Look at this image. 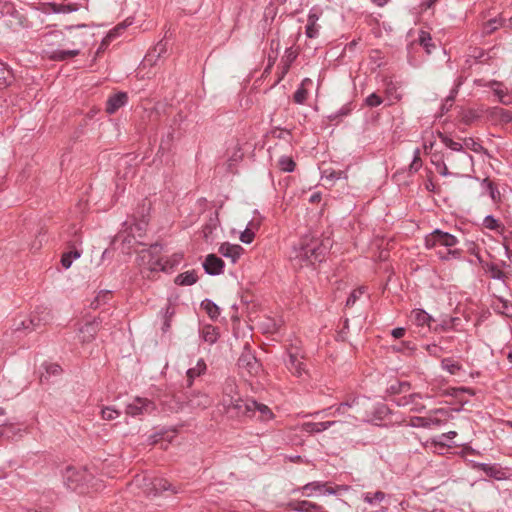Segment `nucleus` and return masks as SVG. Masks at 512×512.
<instances>
[{
  "label": "nucleus",
  "mask_w": 512,
  "mask_h": 512,
  "mask_svg": "<svg viewBox=\"0 0 512 512\" xmlns=\"http://www.w3.org/2000/svg\"><path fill=\"white\" fill-rule=\"evenodd\" d=\"M289 507L292 510L302 512H327L321 506L306 500L291 502L289 503Z\"/></svg>",
  "instance_id": "20"
},
{
  "label": "nucleus",
  "mask_w": 512,
  "mask_h": 512,
  "mask_svg": "<svg viewBox=\"0 0 512 512\" xmlns=\"http://www.w3.org/2000/svg\"><path fill=\"white\" fill-rule=\"evenodd\" d=\"M92 478L86 469H76L68 467L64 473V480L66 485L71 489H78L84 483H87Z\"/></svg>",
  "instance_id": "4"
},
{
  "label": "nucleus",
  "mask_w": 512,
  "mask_h": 512,
  "mask_svg": "<svg viewBox=\"0 0 512 512\" xmlns=\"http://www.w3.org/2000/svg\"><path fill=\"white\" fill-rule=\"evenodd\" d=\"M481 469L484 470L488 475L490 476H495L496 478H499L498 476H496V474L494 473L495 472V468L492 467V466H488V465H485V464H481L480 465Z\"/></svg>",
  "instance_id": "54"
},
{
  "label": "nucleus",
  "mask_w": 512,
  "mask_h": 512,
  "mask_svg": "<svg viewBox=\"0 0 512 512\" xmlns=\"http://www.w3.org/2000/svg\"><path fill=\"white\" fill-rule=\"evenodd\" d=\"M228 167L232 168L233 164L242 159L243 153L240 147L236 144L232 149H228Z\"/></svg>",
  "instance_id": "33"
},
{
  "label": "nucleus",
  "mask_w": 512,
  "mask_h": 512,
  "mask_svg": "<svg viewBox=\"0 0 512 512\" xmlns=\"http://www.w3.org/2000/svg\"><path fill=\"white\" fill-rule=\"evenodd\" d=\"M259 225H260V224H259V222H258V221H254V220H252V221H250V222L248 223V225H247V227H246V228H251V229H252V231H253V233L255 234V231H256V230H258Z\"/></svg>",
  "instance_id": "55"
},
{
  "label": "nucleus",
  "mask_w": 512,
  "mask_h": 512,
  "mask_svg": "<svg viewBox=\"0 0 512 512\" xmlns=\"http://www.w3.org/2000/svg\"><path fill=\"white\" fill-rule=\"evenodd\" d=\"M386 494L382 491H376L374 493L367 492L364 494V501L373 506H380V504L385 500Z\"/></svg>",
  "instance_id": "26"
},
{
  "label": "nucleus",
  "mask_w": 512,
  "mask_h": 512,
  "mask_svg": "<svg viewBox=\"0 0 512 512\" xmlns=\"http://www.w3.org/2000/svg\"><path fill=\"white\" fill-rule=\"evenodd\" d=\"M309 489H313L315 492H319L320 494H336L339 490H347L348 488L345 486L332 487L327 483L312 482L303 487V491H308Z\"/></svg>",
  "instance_id": "14"
},
{
  "label": "nucleus",
  "mask_w": 512,
  "mask_h": 512,
  "mask_svg": "<svg viewBox=\"0 0 512 512\" xmlns=\"http://www.w3.org/2000/svg\"><path fill=\"white\" fill-rule=\"evenodd\" d=\"M311 80L306 78L302 81L301 87L297 89L294 93V101L296 103L302 104L307 98V90L304 88L306 83H310Z\"/></svg>",
  "instance_id": "38"
},
{
  "label": "nucleus",
  "mask_w": 512,
  "mask_h": 512,
  "mask_svg": "<svg viewBox=\"0 0 512 512\" xmlns=\"http://www.w3.org/2000/svg\"><path fill=\"white\" fill-rule=\"evenodd\" d=\"M500 25L508 27V28H512V17L509 18L507 21H504L503 23H500Z\"/></svg>",
  "instance_id": "62"
},
{
  "label": "nucleus",
  "mask_w": 512,
  "mask_h": 512,
  "mask_svg": "<svg viewBox=\"0 0 512 512\" xmlns=\"http://www.w3.org/2000/svg\"><path fill=\"white\" fill-rule=\"evenodd\" d=\"M218 251L224 257L230 258L233 262H235L243 253V248L238 244L225 242L221 244Z\"/></svg>",
  "instance_id": "17"
},
{
  "label": "nucleus",
  "mask_w": 512,
  "mask_h": 512,
  "mask_svg": "<svg viewBox=\"0 0 512 512\" xmlns=\"http://www.w3.org/2000/svg\"><path fill=\"white\" fill-rule=\"evenodd\" d=\"M437 170L443 176H447L449 174L448 167L446 163H444L443 161H439V163L437 164Z\"/></svg>",
  "instance_id": "53"
},
{
  "label": "nucleus",
  "mask_w": 512,
  "mask_h": 512,
  "mask_svg": "<svg viewBox=\"0 0 512 512\" xmlns=\"http://www.w3.org/2000/svg\"><path fill=\"white\" fill-rule=\"evenodd\" d=\"M319 17L316 13L311 12L308 15L306 25V35L308 38H315L318 36L320 26L317 24Z\"/></svg>",
  "instance_id": "22"
},
{
  "label": "nucleus",
  "mask_w": 512,
  "mask_h": 512,
  "mask_svg": "<svg viewBox=\"0 0 512 512\" xmlns=\"http://www.w3.org/2000/svg\"><path fill=\"white\" fill-rule=\"evenodd\" d=\"M427 350L431 355L437 356V352H438L439 348L436 345H432V346H428Z\"/></svg>",
  "instance_id": "60"
},
{
  "label": "nucleus",
  "mask_w": 512,
  "mask_h": 512,
  "mask_svg": "<svg viewBox=\"0 0 512 512\" xmlns=\"http://www.w3.org/2000/svg\"><path fill=\"white\" fill-rule=\"evenodd\" d=\"M127 99V94L124 92H120L111 96L107 100L106 112L109 114H114L120 107H122L127 102Z\"/></svg>",
  "instance_id": "18"
},
{
  "label": "nucleus",
  "mask_w": 512,
  "mask_h": 512,
  "mask_svg": "<svg viewBox=\"0 0 512 512\" xmlns=\"http://www.w3.org/2000/svg\"><path fill=\"white\" fill-rule=\"evenodd\" d=\"M50 319V313L46 310H42L40 316L33 315L30 319L16 320L13 327L15 331H32L40 327L41 324H46Z\"/></svg>",
  "instance_id": "6"
},
{
  "label": "nucleus",
  "mask_w": 512,
  "mask_h": 512,
  "mask_svg": "<svg viewBox=\"0 0 512 512\" xmlns=\"http://www.w3.org/2000/svg\"><path fill=\"white\" fill-rule=\"evenodd\" d=\"M197 281V275L194 271H187L185 273L179 274L175 283L178 285H192Z\"/></svg>",
  "instance_id": "28"
},
{
  "label": "nucleus",
  "mask_w": 512,
  "mask_h": 512,
  "mask_svg": "<svg viewBox=\"0 0 512 512\" xmlns=\"http://www.w3.org/2000/svg\"><path fill=\"white\" fill-rule=\"evenodd\" d=\"M483 225L490 230H499L501 228L500 223L492 216H487L483 221Z\"/></svg>",
  "instance_id": "44"
},
{
  "label": "nucleus",
  "mask_w": 512,
  "mask_h": 512,
  "mask_svg": "<svg viewBox=\"0 0 512 512\" xmlns=\"http://www.w3.org/2000/svg\"><path fill=\"white\" fill-rule=\"evenodd\" d=\"M405 328L398 327L392 330L391 334L394 338L399 339L402 338L405 335Z\"/></svg>",
  "instance_id": "52"
},
{
  "label": "nucleus",
  "mask_w": 512,
  "mask_h": 512,
  "mask_svg": "<svg viewBox=\"0 0 512 512\" xmlns=\"http://www.w3.org/2000/svg\"><path fill=\"white\" fill-rule=\"evenodd\" d=\"M229 393L230 395H237V386L234 379H227L224 383L222 394Z\"/></svg>",
  "instance_id": "42"
},
{
  "label": "nucleus",
  "mask_w": 512,
  "mask_h": 512,
  "mask_svg": "<svg viewBox=\"0 0 512 512\" xmlns=\"http://www.w3.org/2000/svg\"><path fill=\"white\" fill-rule=\"evenodd\" d=\"M5 72H6V70H5L4 65L2 63H0V80L5 78V76H4Z\"/></svg>",
  "instance_id": "64"
},
{
  "label": "nucleus",
  "mask_w": 512,
  "mask_h": 512,
  "mask_svg": "<svg viewBox=\"0 0 512 512\" xmlns=\"http://www.w3.org/2000/svg\"><path fill=\"white\" fill-rule=\"evenodd\" d=\"M78 257H80V253L78 251L64 254L62 256L61 263L65 268H69L72 264V259Z\"/></svg>",
  "instance_id": "43"
},
{
  "label": "nucleus",
  "mask_w": 512,
  "mask_h": 512,
  "mask_svg": "<svg viewBox=\"0 0 512 512\" xmlns=\"http://www.w3.org/2000/svg\"><path fill=\"white\" fill-rule=\"evenodd\" d=\"M438 255L443 260H448L450 256H452L454 258H458L460 256V250H458V249H454V250L449 249L444 254H442L441 252H438Z\"/></svg>",
  "instance_id": "50"
},
{
  "label": "nucleus",
  "mask_w": 512,
  "mask_h": 512,
  "mask_svg": "<svg viewBox=\"0 0 512 512\" xmlns=\"http://www.w3.org/2000/svg\"><path fill=\"white\" fill-rule=\"evenodd\" d=\"M422 165L421 158H420V150L416 149L414 152V158L410 165V168L414 171H417Z\"/></svg>",
  "instance_id": "49"
},
{
  "label": "nucleus",
  "mask_w": 512,
  "mask_h": 512,
  "mask_svg": "<svg viewBox=\"0 0 512 512\" xmlns=\"http://www.w3.org/2000/svg\"><path fill=\"white\" fill-rule=\"evenodd\" d=\"M288 371L295 377L303 379L308 376V369L304 362V357L298 351H290L288 359L285 361Z\"/></svg>",
  "instance_id": "5"
},
{
  "label": "nucleus",
  "mask_w": 512,
  "mask_h": 512,
  "mask_svg": "<svg viewBox=\"0 0 512 512\" xmlns=\"http://www.w3.org/2000/svg\"><path fill=\"white\" fill-rule=\"evenodd\" d=\"M431 40H432V39H431L430 34H429V33H426V32H423V31L421 32V34H420V36H419V39H418V41H419L420 45H421V46H423V47L425 48V50H426V52H427L428 54H430V53H431V48H434V47H435V46H434V44H433V43H431Z\"/></svg>",
  "instance_id": "39"
},
{
  "label": "nucleus",
  "mask_w": 512,
  "mask_h": 512,
  "mask_svg": "<svg viewBox=\"0 0 512 512\" xmlns=\"http://www.w3.org/2000/svg\"><path fill=\"white\" fill-rule=\"evenodd\" d=\"M256 412L259 413L260 420H270L273 417V413L270 408L264 404L257 403Z\"/></svg>",
  "instance_id": "40"
},
{
  "label": "nucleus",
  "mask_w": 512,
  "mask_h": 512,
  "mask_svg": "<svg viewBox=\"0 0 512 512\" xmlns=\"http://www.w3.org/2000/svg\"><path fill=\"white\" fill-rule=\"evenodd\" d=\"M205 271L208 274L216 275L222 272L224 267V262L221 258L217 257L214 254H209L206 257V260L203 264Z\"/></svg>",
  "instance_id": "16"
},
{
  "label": "nucleus",
  "mask_w": 512,
  "mask_h": 512,
  "mask_svg": "<svg viewBox=\"0 0 512 512\" xmlns=\"http://www.w3.org/2000/svg\"><path fill=\"white\" fill-rule=\"evenodd\" d=\"M60 370H61L60 366H58L56 364L50 365L49 369H47L48 372L53 373V374H58L60 372Z\"/></svg>",
  "instance_id": "58"
},
{
  "label": "nucleus",
  "mask_w": 512,
  "mask_h": 512,
  "mask_svg": "<svg viewBox=\"0 0 512 512\" xmlns=\"http://www.w3.org/2000/svg\"><path fill=\"white\" fill-rule=\"evenodd\" d=\"M322 178L326 183L332 184L337 179L346 178V175L341 170L326 169Z\"/></svg>",
  "instance_id": "30"
},
{
  "label": "nucleus",
  "mask_w": 512,
  "mask_h": 512,
  "mask_svg": "<svg viewBox=\"0 0 512 512\" xmlns=\"http://www.w3.org/2000/svg\"><path fill=\"white\" fill-rule=\"evenodd\" d=\"M443 158H445L450 163V165L456 169H462L464 166H467L472 160V157L466 152H461L458 155H455L453 152H450L443 155Z\"/></svg>",
  "instance_id": "13"
},
{
  "label": "nucleus",
  "mask_w": 512,
  "mask_h": 512,
  "mask_svg": "<svg viewBox=\"0 0 512 512\" xmlns=\"http://www.w3.org/2000/svg\"><path fill=\"white\" fill-rule=\"evenodd\" d=\"M156 409L154 402L147 398L136 397L126 406V414L130 416H139L150 414Z\"/></svg>",
  "instance_id": "7"
},
{
  "label": "nucleus",
  "mask_w": 512,
  "mask_h": 512,
  "mask_svg": "<svg viewBox=\"0 0 512 512\" xmlns=\"http://www.w3.org/2000/svg\"><path fill=\"white\" fill-rule=\"evenodd\" d=\"M188 404L194 409H206L212 404V399L206 393L198 391L190 396Z\"/></svg>",
  "instance_id": "15"
},
{
  "label": "nucleus",
  "mask_w": 512,
  "mask_h": 512,
  "mask_svg": "<svg viewBox=\"0 0 512 512\" xmlns=\"http://www.w3.org/2000/svg\"><path fill=\"white\" fill-rule=\"evenodd\" d=\"M295 162L289 156H282L278 160V167L284 172H292L295 168Z\"/></svg>",
  "instance_id": "36"
},
{
  "label": "nucleus",
  "mask_w": 512,
  "mask_h": 512,
  "mask_svg": "<svg viewBox=\"0 0 512 512\" xmlns=\"http://www.w3.org/2000/svg\"><path fill=\"white\" fill-rule=\"evenodd\" d=\"M383 102L382 98L377 95L376 93H372L370 94L367 98H366V104L369 106V107H377L379 106L381 103Z\"/></svg>",
  "instance_id": "45"
},
{
  "label": "nucleus",
  "mask_w": 512,
  "mask_h": 512,
  "mask_svg": "<svg viewBox=\"0 0 512 512\" xmlns=\"http://www.w3.org/2000/svg\"><path fill=\"white\" fill-rule=\"evenodd\" d=\"M485 108L486 107H481L478 110H470V111H468V113L464 116L465 122L466 123H471L475 119H478V118H481V117H486L485 112H483V110H485Z\"/></svg>",
  "instance_id": "41"
},
{
  "label": "nucleus",
  "mask_w": 512,
  "mask_h": 512,
  "mask_svg": "<svg viewBox=\"0 0 512 512\" xmlns=\"http://www.w3.org/2000/svg\"><path fill=\"white\" fill-rule=\"evenodd\" d=\"M99 323L94 320L86 322L78 328L77 339L81 344L90 343L96 336Z\"/></svg>",
  "instance_id": "10"
},
{
  "label": "nucleus",
  "mask_w": 512,
  "mask_h": 512,
  "mask_svg": "<svg viewBox=\"0 0 512 512\" xmlns=\"http://www.w3.org/2000/svg\"><path fill=\"white\" fill-rule=\"evenodd\" d=\"M206 368H207L206 364H205L204 360H202V359H199L197 361V364L195 365V367L189 368L186 373L187 379H188V385L191 386L193 383V380L196 377H199L200 375L204 374L206 371Z\"/></svg>",
  "instance_id": "23"
},
{
  "label": "nucleus",
  "mask_w": 512,
  "mask_h": 512,
  "mask_svg": "<svg viewBox=\"0 0 512 512\" xmlns=\"http://www.w3.org/2000/svg\"><path fill=\"white\" fill-rule=\"evenodd\" d=\"M487 188H488V190H489V193H490L491 198H492L493 200H495V199H496V190L494 189V187H493L492 183H490V182H489V183L487 184Z\"/></svg>",
  "instance_id": "59"
},
{
  "label": "nucleus",
  "mask_w": 512,
  "mask_h": 512,
  "mask_svg": "<svg viewBox=\"0 0 512 512\" xmlns=\"http://www.w3.org/2000/svg\"><path fill=\"white\" fill-rule=\"evenodd\" d=\"M364 293V288L363 287H360L358 289H355L354 291H352V293L350 294V296L348 297L347 299V305L350 306V305H353L356 300Z\"/></svg>",
  "instance_id": "48"
},
{
  "label": "nucleus",
  "mask_w": 512,
  "mask_h": 512,
  "mask_svg": "<svg viewBox=\"0 0 512 512\" xmlns=\"http://www.w3.org/2000/svg\"><path fill=\"white\" fill-rule=\"evenodd\" d=\"M257 402L254 400H237L235 409L233 410L231 417H253L256 413Z\"/></svg>",
  "instance_id": "11"
},
{
  "label": "nucleus",
  "mask_w": 512,
  "mask_h": 512,
  "mask_svg": "<svg viewBox=\"0 0 512 512\" xmlns=\"http://www.w3.org/2000/svg\"><path fill=\"white\" fill-rule=\"evenodd\" d=\"M497 24H498V20H496V19L490 20L485 25V32L488 34L492 33L494 30L497 29Z\"/></svg>",
  "instance_id": "51"
},
{
  "label": "nucleus",
  "mask_w": 512,
  "mask_h": 512,
  "mask_svg": "<svg viewBox=\"0 0 512 512\" xmlns=\"http://www.w3.org/2000/svg\"><path fill=\"white\" fill-rule=\"evenodd\" d=\"M457 243L458 239L454 235L438 229L434 230L425 238V246L428 249L436 248L438 246L451 248Z\"/></svg>",
  "instance_id": "2"
},
{
  "label": "nucleus",
  "mask_w": 512,
  "mask_h": 512,
  "mask_svg": "<svg viewBox=\"0 0 512 512\" xmlns=\"http://www.w3.org/2000/svg\"><path fill=\"white\" fill-rule=\"evenodd\" d=\"M433 413L434 415L429 417L416 418L413 425L424 428H431L432 426H438L447 420L448 412L445 409H437Z\"/></svg>",
  "instance_id": "8"
},
{
  "label": "nucleus",
  "mask_w": 512,
  "mask_h": 512,
  "mask_svg": "<svg viewBox=\"0 0 512 512\" xmlns=\"http://www.w3.org/2000/svg\"><path fill=\"white\" fill-rule=\"evenodd\" d=\"M237 400H240L237 395H230L227 392L226 394L221 395L219 405L223 407V410L226 414L231 416L233 410L235 409V404H237Z\"/></svg>",
  "instance_id": "21"
},
{
  "label": "nucleus",
  "mask_w": 512,
  "mask_h": 512,
  "mask_svg": "<svg viewBox=\"0 0 512 512\" xmlns=\"http://www.w3.org/2000/svg\"><path fill=\"white\" fill-rule=\"evenodd\" d=\"M442 368L448 371L450 374L455 375L461 369V365L459 362L451 358H445L442 360Z\"/></svg>",
  "instance_id": "34"
},
{
  "label": "nucleus",
  "mask_w": 512,
  "mask_h": 512,
  "mask_svg": "<svg viewBox=\"0 0 512 512\" xmlns=\"http://www.w3.org/2000/svg\"><path fill=\"white\" fill-rule=\"evenodd\" d=\"M330 247L329 239L320 240L311 235H305L293 247L289 257L299 267L320 262Z\"/></svg>",
  "instance_id": "1"
},
{
  "label": "nucleus",
  "mask_w": 512,
  "mask_h": 512,
  "mask_svg": "<svg viewBox=\"0 0 512 512\" xmlns=\"http://www.w3.org/2000/svg\"><path fill=\"white\" fill-rule=\"evenodd\" d=\"M244 363L246 364L247 370L250 374H255L258 372L260 365L254 357L249 355L241 357L239 359V365L242 366Z\"/></svg>",
  "instance_id": "29"
},
{
  "label": "nucleus",
  "mask_w": 512,
  "mask_h": 512,
  "mask_svg": "<svg viewBox=\"0 0 512 512\" xmlns=\"http://www.w3.org/2000/svg\"><path fill=\"white\" fill-rule=\"evenodd\" d=\"M202 337L206 342L213 344L217 341L218 332L215 327L207 325L203 327Z\"/></svg>",
  "instance_id": "32"
},
{
  "label": "nucleus",
  "mask_w": 512,
  "mask_h": 512,
  "mask_svg": "<svg viewBox=\"0 0 512 512\" xmlns=\"http://www.w3.org/2000/svg\"><path fill=\"white\" fill-rule=\"evenodd\" d=\"M163 437L162 436H158V435H154L151 437V443L152 444H156L158 443Z\"/></svg>",
  "instance_id": "63"
},
{
  "label": "nucleus",
  "mask_w": 512,
  "mask_h": 512,
  "mask_svg": "<svg viewBox=\"0 0 512 512\" xmlns=\"http://www.w3.org/2000/svg\"><path fill=\"white\" fill-rule=\"evenodd\" d=\"M119 414H120L119 411L109 408V407H106L102 410V418L104 420H113L117 416H119Z\"/></svg>",
  "instance_id": "46"
},
{
  "label": "nucleus",
  "mask_w": 512,
  "mask_h": 512,
  "mask_svg": "<svg viewBox=\"0 0 512 512\" xmlns=\"http://www.w3.org/2000/svg\"><path fill=\"white\" fill-rule=\"evenodd\" d=\"M145 493L147 495H157L158 493H161L163 491L172 490L173 493H176L177 491L172 488V485L168 482V480L164 478H154L149 480L147 484H145Z\"/></svg>",
  "instance_id": "12"
},
{
  "label": "nucleus",
  "mask_w": 512,
  "mask_h": 512,
  "mask_svg": "<svg viewBox=\"0 0 512 512\" xmlns=\"http://www.w3.org/2000/svg\"><path fill=\"white\" fill-rule=\"evenodd\" d=\"M336 423H337L336 421H325V422H318V423L309 422V423H305L303 425V429L308 433H318V432H322V431L330 428L331 426L335 425Z\"/></svg>",
  "instance_id": "24"
},
{
  "label": "nucleus",
  "mask_w": 512,
  "mask_h": 512,
  "mask_svg": "<svg viewBox=\"0 0 512 512\" xmlns=\"http://www.w3.org/2000/svg\"><path fill=\"white\" fill-rule=\"evenodd\" d=\"M486 115V119L495 124H508L512 122V114L510 111L500 107H486L483 110Z\"/></svg>",
  "instance_id": "9"
},
{
  "label": "nucleus",
  "mask_w": 512,
  "mask_h": 512,
  "mask_svg": "<svg viewBox=\"0 0 512 512\" xmlns=\"http://www.w3.org/2000/svg\"><path fill=\"white\" fill-rule=\"evenodd\" d=\"M410 321L418 327H430L432 317L424 310L416 309L411 312Z\"/></svg>",
  "instance_id": "19"
},
{
  "label": "nucleus",
  "mask_w": 512,
  "mask_h": 512,
  "mask_svg": "<svg viewBox=\"0 0 512 512\" xmlns=\"http://www.w3.org/2000/svg\"><path fill=\"white\" fill-rule=\"evenodd\" d=\"M434 144H435V142H434V141H429V142H428V141H426V142L424 143V151H425L426 153L430 152V151L433 149Z\"/></svg>",
  "instance_id": "57"
},
{
  "label": "nucleus",
  "mask_w": 512,
  "mask_h": 512,
  "mask_svg": "<svg viewBox=\"0 0 512 512\" xmlns=\"http://www.w3.org/2000/svg\"><path fill=\"white\" fill-rule=\"evenodd\" d=\"M79 53V50H54L48 54V58L53 61H64L79 55Z\"/></svg>",
  "instance_id": "25"
},
{
  "label": "nucleus",
  "mask_w": 512,
  "mask_h": 512,
  "mask_svg": "<svg viewBox=\"0 0 512 512\" xmlns=\"http://www.w3.org/2000/svg\"><path fill=\"white\" fill-rule=\"evenodd\" d=\"M465 146L468 147V148H471L474 151L478 150L477 147H476L478 145L472 139L465 140Z\"/></svg>",
  "instance_id": "56"
},
{
  "label": "nucleus",
  "mask_w": 512,
  "mask_h": 512,
  "mask_svg": "<svg viewBox=\"0 0 512 512\" xmlns=\"http://www.w3.org/2000/svg\"><path fill=\"white\" fill-rule=\"evenodd\" d=\"M255 234L253 233L251 228H245V230L240 235V240L243 243H251L254 239Z\"/></svg>",
  "instance_id": "47"
},
{
  "label": "nucleus",
  "mask_w": 512,
  "mask_h": 512,
  "mask_svg": "<svg viewBox=\"0 0 512 512\" xmlns=\"http://www.w3.org/2000/svg\"><path fill=\"white\" fill-rule=\"evenodd\" d=\"M158 251H159L158 247L154 246V247H152L151 250L144 252L142 255L143 260L147 257L150 258V260L148 262V266L151 271H157V270L167 271V270L173 268V266L178 264L181 260V256L178 254L173 256L172 262H170L169 260L163 261L162 258H157L154 260L152 256L154 254L158 253Z\"/></svg>",
  "instance_id": "3"
},
{
  "label": "nucleus",
  "mask_w": 512,
  "mask_h": 512,
  "mask_svg": "<svg viewBox=\"0 0 512 512\" xmlns=\"http://www.w3.org/2000/svg\"><path fill=\"white\" fill-rule=\"evenodd\" d=\"M456 435H457V433L455 431H449V432L443 434L442 436L447 439H453L456 437Z\"/></svg>",
  "instance_id": "61"
},
{
  "label": "nucleus",
  "mask_w": 512,
  "mask_h": 512,
  "mask_svg": "<svg viewBox=\"0 0 512 512\" xmlns=\"http://www.w3.org/2000/svg\"><path fill=\"white\" fill-rule=\"evenodd\" d=\"M201 306L207 312L211 319L217 318L220 314L218 306L210 300L203 301Z\"/></svg>",
  "instance_id": "35"
},
{
  "label": "nucleus",
  "mask_w": 512,
  "mask_h": 512,
  "mask_svg": "<svg viewBox=\"0 0 512 512\" xmlns=\"http://www.w3.org/2000/svg\"><path fill=\"white\" fill-rule=\"evenodd\" d=\"M493 91L502 104L509 105L512 103V95L509 94L507 89L503 88L501 84L497 83Z\"/></svg>",
  "instance_id": "27"
},
{
  "label": "nucleus",
  "mask_w": 512,
  "mask_h": 512,
  "mask_svg": "<svg viewBox=\"0 0 512 512\" xmlns=\"http://www.w3.org/2000/svg\"><path fill=\"white\" fill-rule=\"evenodd\" d=\"M51 9L54 13H70L76 11L78 9L75 4H56L53 3L50 5Z\"/></svg>",
  "instance_id": "37"
},
{
  "label": "nucleus",
  "mask_w": 512,
  "mask_h": 512,
  "mask_svg": "<svg viewBox=\"0 0 512 512\" xmlns=\"http://www.w3.org/2000/svg\"><path fill=\"white\" fill-rule=\"evenodd\" d=\"M437 135L441 139V141L445 144V146H447L452 151H455L458 153L464 152L462 150L463 146L459 142L452 140L451 138H449L448 136L444 135L441 132H437Z\"/></svg>",
  "instance_id": "31"
}]
</instances>
